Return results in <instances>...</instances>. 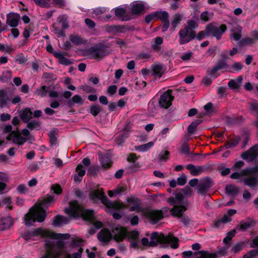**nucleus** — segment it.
<instances>
[{
	"instance_id": "60",
	"label": "nucleus",
	"mask_w": 258,
	"mask_h": 258,
	"mask_svg": "<svg viewBox=\"0 0 258 258\" xmlns=\"http://www.w3.org/2000/svg\"><path fill=\"white\" fill-rule=\"evenodd\" d=\"M50 191L56 195H59L62 193V189L59 184H55L51 186Z\"/></svg>"
},
{
	"instance_id": "52",
	"label": "nucleus",
	"mask_w": 258,
	"mask_h": 258,
	"mask_svg": "<svg viewBox=\"0 0 258 258\" xmlns=\"http://www.w3.org/2000/svg\"><path fill=\"white\" fill-rule=\"evenodd\" d=\"M97 238L100 241L103 242H108L110 240L107 233L103 230L98 233Z\"/></svg>"
},
{
	"instance_id": "30",
	"label": "nucleus",
	"mask_w": 258,
	"mask_h": 258,
	"mask_svg": "<svg viewBox=\"0 0 258 258\" xmlns=\"http://www.w3.org/2000/svg\"><path fill=\"white\" fill-rule=\"evenodd\" d=\"M165 241L171 244L172 248L176 249L179 246L178 239L172 234L169 233L165 237Z\"/></svg>"
},
{
	"instance_id": "12",
	"label": "nucleus",
	"mask_w": 258,
	"mask_h": 258,
	"mask_svg": "<svg viewBox=\"0 0 258 258\" xmlns=\"http://www.w3.org/2000/svg\"><path fill=\"white\" fill-rule=\"evenodd\" d=\"M44 232L45 230H43L42 228H37L31 231H25L21 233V237L26 241L29 240L33 237H36L39 235H41L42 237H45L44 236Z\"/></svg>"
},
{
	"instance_id": "27",
	"label": "nucleus",
	"mask_w": 258,
	"mask_h": 258,
	"mask_svg": "<svg viewBox=\"0 0 258 258\" xmlns=\"http://www.w3.org/2000/svg\"><path fill=\"white\" fill-rule=\"evenodd\" d=\"M194 256H197V258H218L217 253H211L204 250L195 252Z\"/></svg>"
},
{
	"instance_id": "62",
	"label": "nucleus",
	"mask_w": 258,
	"mask_h": 258,
	"mask_svg": "<svg viewBox=\"0 0 258 258\" xmlns=\"http://www.w3.org/2000/svg\"><path fill=\"white\" fill-rule=\"evenodd\" d=\"M76 171L77 172V174L81 177H83L86 173L85 170L83 169V165L81 164L77 165L76 168Z\"/></svg>"
},
{
	"instance_id": "33",
	"label": "nucleus",
	"mask_w": 258,
	"mask_h": 258,
	"mask_svg": "<svg viewBox=\"0 0 258 258\" xmlns=\"http://www.w3.org/2000/svg\"><path fill=\"white\" fill-rule=\"evenodd\" d=\"M243 183L245 185L249 186L251 188H253L257 183V179L254 176H249L244 178L243 179Z\"/></svg>"
},
{
	"instance_id": "54",
	"label": "nucleus",
	"mask_w": 258,
	"mask_h": 258,
	"mask_svg": "<svg viewBox=\"0 0 258 258\" xmlns=\"http://www.w3.org/2000/svg\"><path fill=\"white\" fill-rule=\"evenodd\" d=\"M107 31L108 32H123L124 30V27L123 26H115L112 25L110 26L107 27Z\"/></svg>"
},
{
	"instance_id": "15",
	"label": "nucleus",
	"mask_w": 258,
	"mask_h": 258,
	"mask_svg": "<svg viewBox=\"0 0 258 258\" xmlns=\"http://www.w3.org/2000/svg\"><path fill=\"white\" fill-rule=\"evenodd\" d=\"M115 16L122 21H128L131 19V15L125 8L118 7L114 9Z\"/></svg>"
},
{
	"instance_id": "9",
	"label": "nucleus",
	"mask_w": 258,
	"mask_h": 258,
	"mask_svg": "<svg viewBox=\"0 0 258 258\" xmlns=\"http://www.w3.org/2000/svg\"><path fill=\"white\" fill-rule=\"evenodd\" d=\"M258 156V144H255L241 154V158L248 162L255 160Z\"/></svg>"
},
{
	"instance_id": "21",
	"label": "nucleus",
	"mask_w": 258,
	"mask_h": 258,
	"mask_svg": "<svg viewBox=\"0 0 258 258\" xmlns=\"http://www.w3.org/2000/svg\"><path fill=\"white\" fill-rule=\"evenodd\" d=\"M20 16L16 13H10L7 16V23L12 27H16L20 21Z\"/></svg>"
},
{
	"instance_id": "36",
	"label": "nucleus",
	"mask_w": 258,
	"mask_h": 258,
	"mask_svg": "<svg viewBox=\"0 0 258 258\" xmlns=\"http://www.w3.org/2000/svg\"><path fill=\"white\" fill-rule=\"evenodd\" d=\"M27 127L30 131H32L34 129L37 131L40 130L41 122L39 120H32L27 122Z\"/></svg>"
},
{
	"instance_id": "59",
	"label": "nucleus",
	"mask_w": 258,
	"mask_h": 258,
	"mask_svg": "<svg viewBox=\"0 0 258 258\" xmlns=\"http://www.w3.org/2000/svg\"><path fill=\"white\" fill-rule=\"evenodd\" d=\"M128 220L132 226H136L139 224V218L137 215L131 214L128 216Z\"/></svg>"
},
{
	"instance_id": "56",
	"label": "nucleus",
	"mask_w": 258,
	"mask_h": 258,
	"mask_svg": "<svg viewBox=\"0 0 258 258\" xmlns=\"http://www.w3.org/2000/svg\"><path fill=\"white\" fill-rule=\"evenodd\" d=\"M27 58L25 56L23 53L18 54L15 59V61L19 64H24L27 61Z\"/></svg>"
},
{
	"instance_id": "1",
	"label": "nucleus",
	"mask_w": 258,
	"mask_h": 258,
	"mask_svg": "<svg viewBox=\"0 0 258 258\" xmlns=\"http://www.w3.org/2000/svg\"><path fill=\"white\" fill-rule=\"evenodd\" d=\"M44 236L58 240L56 242L57 248L54 247L53 242L47 241L44 244L45 253L40 258H60L61 250L65 246V243L61 240L68 239L70 237V234L56 233L50 230H45Z\"/></svg>"
},
{
	"instance_id": "37",
	"label": "nucleus",
	"mask_w": 258,
	"mask_h": 258,
	"mask_svg": "<svg viewBox=\"0 0 258 258\" xmlns=\"http://www.w3.org/2000/svg\"><path fill=\"white\" fill-rule=\"evenodd\" d=\"M155 19L160 20L162 22L169 20L168 13L166 11H156L154 13Z\"/></svg>"
},
{
	"instance_id": "26",
	"label": "nucleus",
	"mask_w": 258,
	"mask_h": 258,
	"mask_svg": "<svg viewBox=\"0 0 258 258\" xmlns=\"http://www.w3.org/2000/svg\"><path fill=\"white\" fill-rule=\"evenodd\" d=\"M131 12L134 15H138L142 13L145 9V6L141 2H135L131 5Z\"/></svg>"
},
{
	"instance_id": "5",
	"label": "nucleus",
	"mask_w": 258,
	"mask_h": 258,
	"mask_svg": "<svg viewBox=\"0 0 258 258\" xmlns=\"http://www.w3.org/2000/svg\"><path fill=\"white\" fill-rule=\"evenodd\" d=\"M102 204L106 207V212L108 213H111L113 211L120 212L121 210L127 208L121 202H113L109 200L107 197L103 198Z\"/></svg>"
},
{
	"instance_id": "20",
	"label": "nucleus",
	"mask_w": 258,
	"mask_h": 258,
	"mask_svg": "<svg viewBox=\"0 0 258 258\" xmlns=\"http://www.w3.org/2000/svg\"><path fill=\"white\" fill-rule=\"evenodd\" d=\"M187 210V208L183 205H180L178 206H175L170 209L171 215L177 218L182 217L184 212Z\"/></svg>"
},
{
	"instance_id": "58",
	"label": "nucleus",
	"mask_w": 258,
	"mask_h": 258,
	"mask_svg": "<svg viewBox=\"0 0 258 258\" xmlns=\"http://www.w3.org/2000/svg\"><path fill=\"white\" fill-rule=\"evenodd\" d=\"M258 255V249L251 250L243 255V258H253Z\"/></svg>"
},
{
	"instance_id": "8",
	"label": "nucleus",
	"mask_w": 258,
	"mask_h": 258,
	"mask_svg": "<svg viewBox=\"0 0 258 258\" xmlns=\"http://www.w3.org/2000/svg\"><path fill=\"white\" fill-rule=\"evenodd\" d=\"M160 211L159 210H148L145 212L144 215L151 224L155 225L163 219Z\"/></svg>"
},
{
	"instance_id": "35",
	"label": "nucleus",
	"mask_w": 258,
	"mask_h": 258,
	"mask_svg": "<svg viewBox=\"0 0 258 258\" xmlns=\"http://www.w3.org/2000/svg\"><path fill=\"white\" fill-rule=\"evenodd\" d=\"M242 176L255 175L258 173V166L255 165L252 167H247L241 171Z\"/></svg>"
},
{
	"instance_id": "28",
	"label": "nucleus",
	"mask_w": 258,
	"mask_h": 258,
	"mask_svg": "<svg viewBox=\"0 0 258 258\" xmlns=\"http://www.w3.org/2000/svg\"><path fill=\"white\" fill-rule=\"evenodd\" d=\"M10 100L11 98L7 92L4 89L0 90V108L6 106L8 102Z\"/></svg>"
},
{
	"instance_id": "48",
	"label": "nucleus",
	"mask_w": 258,
	"mask_h": 258,
	"mask_svg": "<svg viewBox=\"0 0 258 258\" xmlns=\"http://www.w3.org/2000/svg\"><path fill=\"white\" fill-rule=\"evenodd\" d=\"M225 120L227 123L229 124H235L240 123L241 121V118L235 116H226Z\"/></svg>"
},
{
	"instance_id": "43",
	"label": "nucleus",
	"mask_w": 258,
	"mask_h": 258,
	"mask_svg": "<svg viewBox=\"0 0 258 258\" xmlns=\"http://www.w3.org/2000/svg\"><path fill=\"white\" fill-rule=\"evenodd\" d=\"M50 90V87L47 86H42L40 88H38L35 90V94L40 96L41 97H44L47 95Z\"/></svg>"
},
{
	"instance_id": "22",
	"label": "nucleus",
	"mask_w": 258,
	"mask_h": 258,
	"mask_svg": "<svg viewBox=\"0 0 258 258\" xmlns=\"http://www.w3.org/2000/svg\"><path fill=\"white\" fill-rule=\"evenodd\" d=\"M70 218L64 217L60 215H57L53 218L52 224L55 227H60L62 224H69Z\"/></svg>"
},
{
	"instance_id": "7",
	"label": "nucleus",
	"mask_w": 258,
	"mask_h": 258,
	"mask_svg": "<svg viewBox=\"0 0 258 258\" xmlns=\"http://www.w3.org/2000/svg\"><path fill=\"white\" fill-rule=\"evenodd\" d=\"M10 139L13 140V143L19 146L23 145L27 141H34V135L30 134L28 137L25 138L21 136L19 131H14L9 136Z\"/></svg>"
},
{
	"instance_id": "51",
	"label": "nucleus",
	"mask_w": 258,
	"mask_h": 258,
	"mask_svg": "<svg viewBox=\"0 0 258 258\" xmlns=\"http://www.w3.org/2000/svg\"><path fill=\"white\" fill-rule=\"evenodd\" d=\"M152 75L160 78L162 76V67L161 65L157 64L152 67Z\"/></svg>"
},
{
	"instance_id": "19",
	"label": "nucleus",
	"mask_w": 258,
	"mask_h": 258,
	"mask_svg": "<svg viewBox=\"0 0 258 258\" xmlns=\"http://www.w3.org/2000/svg\"><path fill=\"white\" fill-rule=\"evenodd\" d=\"M33 112L31 108L26 107L19 112L20 118L24 123L28 122L32 118Z\"/></svg>"
},
{
	"instance_id": "40",
	"label": "nucleus",
	"mask_w": 258,
	"mask_h": 258,
	"mask_svg": "<svg viewBox=\"0 0 258 258\" xmlns=\"http://www.w3.org/2000/svg\"><path fill=\"white\" fill-rule=\"evenodd\" d=\"M153 146L154 143L150 142L146 144L135 146V149L139 152H145L149 150Z\"/></svg>"
},
{
	"instance_id": "55",
	"label": "nucleus",
	"mask_w": 258,
	"mask_h": 258,
	"mask_svg": "<svg viewBox=\"0 0 258 258\" xmlns=\"http://www.w3.org/2000/svg\"><path fill=\"white\" fill-rule=\"evenodd\" d=\"M84 240L81 238H74L73 239L70 245L72 247L77 248L83 245Z\"/></svg>"
},
{
	"instance_id": "14",
	"label": "nucleus",
	"mask_w": 258,
	"mask_h": 258,
	"mask_svg": "<svg viewBox=\"0 0 258 258\" xmlns=\"http://www.w3.org/2000/svg\"><path fill=\"white\" fill-rule=\"evenodd\" d=\"M256 221L250 218H247L245 220H241L239 224L237 225L235 228L238 231L245 232L248 229L254 227Z\"/></svg>"
},
{
	"instance_id": "3",
	"label": "nucleus",
	"mask_w": 258,
	"mask_h": 258,
	"mask_svg": "<svg viewBox=\"0 0 258 258\" xmlns=\"http://www.w3.org/2000/svg\"><path fill=\"white\" fill-rule=\"evenodd\" d=\"M46 217V214L44 210L40 212H38L35 208H32L30 209L29 213L25 216V224L27 227H30L35 222H42Z\"/></svg>"
},
{
	"instance_id": "11",
	"label": "nucleus",
	"mask_w": 258,
	"mask_h": 258,
	"mask_svg": "<svg viewBox=\"0 0 258 258\" xmlns=\"http://www.w3.org/2000/svg\"><path fill=\"white\" fill-rule=\"evenodd\" d=\"M127 230L124 227L118 226L112 230L113 239L117 242L122 241L126 236Z\"/></svg>"
},
{
	"instance_id": "4",
	"label": "nucleus",
	"mask_w": 258,
	"mask_h": 258,
	"mask_svg": "<svg viewBox=\"0 0 258 258\" xmlns=\"http://www.w3.org/2000/svg\"><path fill=\"white\" fill-rule=\"evenodd\" d=\"M108 46L100 43L96 46H92L86 50L87 54L92 55L95 59L102 58L105 56L107 52Z\"/></svg>"
},
{
	"instance_id": "16",
	"label": "nucleus",
	"mask_w": 258,
	"mask_h": 258,
	"mask_svg": "<svg viewBox=\"0 0 258 258\" xmlns=\"http://www.w3.org/2000/svg\"><path fill=\"white\" fill-rule=\"evenodd\" d=\"M229 68V66L227 64L226 61H224L219 59L212 68L209 73V75L211 76H214L218 71L222 70H227Z\"/></svg>"
},
{
	"instance_id": "34",
	"label": "nucleus",
	"mask_w": 258,
	"mask_h": 258,
	"mask_svg": "<svg viewBox=\"0 0 258 258\" xmlns=\"http://www.w3.org/2000/svg\"><path fill=\"white\" fill-rule=\"evenodd\" d=\"M163 42L162 38L157 37L154 39V43L152 44L151 48L155 52H159L161 50V45Z\"/></svg>"
},
{
	"instance_id": "18",
	"label": "nucleus",
	"mask_w": 258,
	"mask_h": 258,
	"mask_svg": "<svg viewBox=\"0 0 258 258\" xmlns=\"http://www.w3.org/2000/svg\"><path fill=\"white\" fill-rule=\"evenodd\" d=\"M106 197L102 189H98L95 190H91L89 192V198L94 202H96L98 200H100L102 203L103 202V198Z\"/></svg>"
},
{
	"instance_id": "6",
	"label": "nucleus",
	"mask_w": 258,
	"mask_h": 258,
	"mask_svg": "<svg viewBox=\"0 0 258 258\" xmlns=\"http://www.w3.org/2000/svg\"><path fill=\"white\" fill-rule=\"evenodd\" d=\"M174 97L172 95V90H167L164 92L160 96L159 99V105L160 107L164 109L169 108L171 105Z\"/></svg>"
},
{
	"instance_id": "32",
	"label": "nucleus",
	"mask_w": 258,
	"mask_h": 258,
	"mask_svg": "<svg viewBox=\"0 0 258 258\" xmlns=\"http://www.w3.org/2000/svg\"><path fill=\"white\" fill-rule=\"evenodd\" d=\"M58 133V129L56 128H52L50 132L48 134V136L50 139L49 143L51 146L56 145L57 142V138L56 136Z\"/></svg>"
},
{
	"instance_id": "25",
	"label": "nucleus",
	"mask_w": 258,
	"mask_h": 258,
	"mask_svg": "<svg viewBox=\"0 0 258 258\" xmlns=\"http://www.w3.org/2000/svg\"><path fill=\"white\" fill-rule=\"evenodd\" d=\"M99 160L102 168L104 169H107L112 165V161L110 157L106 155H101L99 157Z\"/></svg>"
},
{
	"instance_id": "17",
	"label": "nucleus",
	"mask_w": 258,
	"mask_h": 258,
	"mask_svg": "<svg viewBox=\"0 0 258 258\" xmlns=\"http://www.w3.org/2000/svg\"><path fill=\"white\" fill-rule=\"evenodd\" d=\"M227 29L225 24L219 26L216 23H211L207 25L206 32H224Z\"/></svg>"
},
{
	"instance_id": "24",
	"label": "nucleus",
	"mask_w": 258,
	"mask_h": 258,
	"mask_svg": "<svg viewBox=\"0 0 258 258\" xmlns=\"http://www.w3.org/2000/svg\"><path fill=\"white\" fill-rule=\"evenodd\" d=\"M13 225V222L10 216L3 217L0 219V231L9 229Z\"/></svg>"
},
{
	"instance_id": "45",
	"label": "nucleus",
	"mask_w": 258,
	"mask_h": 258,
	"mask_svg": "<svg viewBox=\"0 0 258 258\" xmlns=\"http://www.w3.org/2000/svg\"><path fill=\"white\" fill-rule=\"evenodd\" d=\"M181 15L177 13L175 14L171 21V29L174 31L181 20Z\"/></svg>"
},
{
	"instance_id": "41",
	"label": "nucleus",
	"mask_w": 258,
	"mask_h": 258,
	"mask_svg": "<svg viewBox=\"0 0 258 258\" xmlns=\"http://www.w3.org/2000/svg\"><path fill=\"white\" fill-rule=\"evenodd\" d=\"M226 192L232 196H236L239 192V188L233 184H228L225 187Z\"/></svg>"
},
{
	"instance_id": "23",
	"label": "nucleus",
	"mask_w": 258,
	"mask_h": 258,
	"mask_svg": "<svg viewBox=\"0 0 258 258\" xmlns=\"http://www.w3.org/2000/svg\"><path fill=\"white\" fill-rule=\"evenodd\" d=\"M258 40V33H254L253 37H246L239 41V45L243 47L246 45H252Z\"/></svg>"
},
{
	"instance_id": "44",
	"label": "nucleus",
	"mask_w": 258,
	"mask_h": 258,
	"mask_svg": "<svg viewBox=\"0 0 258 258\" xmlns=\"http://www.w3.org/2000/svg\"><path fill=\"white\" fill-rule=\"evenodd\" d=\"M70 41L75 45H79L85 44L86 41L78 35H71L70 36Z\"/></svg>"
},
{
	"instance_id": "13",
	"label": "nucleus",
	"mask_w": 258,
	"mask_h": 258,
	"mask_svg": "<svg viewBox=\"0 0 258 258\" xmlns=\"http://www.w3.org/2000/svg\"><path fill=\"white\" fill-rule=\"evenodd\" d=\"M185 168L188 170L190 174L194 176H198L202 173L205 172L209 168L208 165L196 166L192 164H188L186 165Z\"/></svg>"
},
{
	"instance_id": "57",
	"label": "nucleus",
	"mask_w": 258,
	"mask_h": 258,
	"mask_svg": "<svg viewBox=\"0 0 258 258\" xmlns=\"http://www.w3.org/2000/svg\"><path fill=\"white\" fill-rule=\"evenodd\" d=\"M232 71H229L230 73H234L235 72H238L240 71L243 68V65L239 62H234L231 66Z\"/></svg>"
},
{
	"instance_id": "38",
	"label": "nucleus",
	"mask_w": 258,
	"mask_h": 258,
	"mask_svg": "<svg viewBox=\"0 0 258 258\" xmlns=\"http://www.w3.org/2000/svg\"><path fill=\"white\" fill-rule=\"evenodd\" d=\"M151 240L149 241V246L151 247H155L157 245L158 243H160V240L159 234L157 232H154L151 234Z\"/></svg>"
},
{
	"instance_id": "39",
	"label": "nucleus",
	"mask_w": 258,
	"mask_h": 258,
	"mask_svg": "<svg viewBox=\"0 0 258 258\" xmlns=\"http://www.w3.org/2000/svg\"><path fill=\"white\" fill-rule=\"evenodd\" d=\"M202 121L203 120L201 119H198L193 121L187 127L188 133L190 135L194 134L197 126L200 125Z\"/></svg>"
},
{
	"instance_id": "53",
	"label": "nucleus",
	"mask_w": 258,
	"mask_h": 258,
	"mask_svg": "<svg viewBox=\"0 0 258 258\" xmlns=\"http://www.w3.org/2000/svg\"><path fill=\"white\" fill-rule=\"evenodd\" d=\"M198 27L197 23L193 20L187 22V25L185 28V32H194V30Z\"/></svg>"
},
{
	"instance_id": "50",
	"label": "nucleus",
	"mask_w": 258,
	"mask_h": 258,
	"mask_svg": "<svg viewBox=\"0 0 258 258\" xmlns=\"http://www.w3.org/2000/svg\"><path fill=\"white\" fill-rule=\"evenodd\" d=\"M246 246L244 241H240L235 244L231 248V251L234 253H237L242 250Z\"/></svg>"
},
{
	"instance_id": "42",
	"label": "nucleus",
	"mask_w": 258,
	"mask_h": 258,
	"mask_svg": "<svg viewBox=\"0 0 258 258\" xmlns=\"http://www.w3.org/2000/svg\"><path fill=\"white\" fill-rule=\"evenodd\" d=\"M236 233V229H233L228 231L227 233V236L223 239V243L226 245H228V246H230L231 245L230 241L232 240Z\"/></svg>"
},
{
	"instance_id": "63",
	"label": "nucleus",
	"mask_w": 258,
	"mask_h": 258,
	"mask_svg": "<svg viewBox=\"0 0 258 258\" xmlns=\"http://www.w3.org/2000/svg\"><path fill=\"white\" fill-rule=\"evenodd\" d=\"M81 89L87 93H94L96 91L95 88L88 85L81 86Z\"/></svg>"
},
{
	"instance_id": "2",
	"label": "nucleus",
	"mask_w": 258,
	"mask_h": 258,
	"mask_svg": "<svg viewBox=\"0 0 258 258\" xmlns=\"http://www.w3.org/2000/svg\"><path fill=\"white\" fill-rule=\"evenodd\" d=\"M69 208H65L64 212L70 218L78 219L82 218L85 221L91 222L94 218L95 212L92 209H85L77 200L69 203Z\"/></svg>"
},
{
	"instance_id": "31",
	"label": "nucleus",
	"mask_w": 258,
	"mask_h": 258,
	"mask_svg": "<svg viewBox=\"0 0 258 258\" xmlns=\"http://www.w3.org/2000/svg\"><path fill=\"white\" fill-rule=\"evenodd\" d=\"M54 56L58 59L59 63L69 66L73 63V62L69 59L64 57V54L61 52H55L54 53Z\"/></svg>"
},
{
	"instance_id": "29",
	"label": "nucleus",
	"mask_w": 258,
	"mask_h": 258,
	"mask_svg": "<svg viewBox=\"0 0 258 258\" xmlns=\"http://www.w3.org/2000/svg\"><path fill=\"white\" fill-rule=\"evenodd\" d=\"M179 35V43L183 44L189 42L196 37V33H178Z\"/></svg>"
},
{
	"instance_id": "10",
	"label": "nucleus",
	"mask_w": 258,
	"mask_h": 258,
	"mask_svg": "<svg viewBox=\"0 0 258 258\" xmlns=\"http://www.w3.org/2000/svg\"><path fill=\"white\" fill-rule=\"evenodd\" d=\"M214 185L213 181L209 177H206L201 180V183L197 187V193L205 196L210 188Z\"/></svg>"
},
{
	"instance_id": "47",
	"label": "nucleus",
	"mask_w": 258,
	"mask_h": 258,
	"mask_svg": "<svg viewBox=\"0 0 258 258\" xmlns=\"http://www.w3.org/2000/svg\"><path fill=\"white\" fill-rule=\"evenodd\" d=\"M128 137V133L127 132H124L117 136L115 140L118 145H121L125 142L126 139Z\"/></svg>"
},
{
	"instance_id": "61",
	"label": "nucleus",
	"mask_w": 258,
	"mask_h": 258,
	"mask_svg": "<svg viewBox=\"0 0 258 258\" xmlns=\"http://www.w3.org/2000/svg\"><path fill=\"white\" fill-rule=\"evenodd\" d=\"M35 4L43 8H49L50 7V4L48 2V1H50V0H34Z\"/></svg>"
},
{
	"instance_id": "64",
	"label": "nucleus",
	"mask_w": 258,
	"mask_h": 258,
	"mask_svg": "<svg viewBox=\"0 0 258 258\" xmlns=\"http://www.w3.org/2000/svg\"><path fill=\"white\" fill-rule=\"evenodd\" d=\"M74 194L77 198L81 199L82 200H84L86 198L85 193L79 188H76L74 190Z\"/></svg>"
},
{
	"instance_id": "46",
	"label": "nucleus",
	"mask_w": 258,
	"mask_h": 258,
	"mask_svg": "<svg viewBox=\"0 0 258 258\" xmlns=\"http://www.w3.org/2000/svg\"><path fill=\"white\" fill-rule=\"evenodd\" d=\"M56 25L60 26L62 29L67 28L69 26L67 17L65 16H60L58 18V22ZM55 24L53 25L54 27Z\"/></svg>"
},
{
	"instance_id": "49",
	"label": "nucleus",
	"mask_w": 258,
	"mask_h": 258,
	"mask_svg": "<svg viewBox=\"0 0 258 258\" xmlns=\"http://www.w3.org/2000/svg\"><path fill=\"white\" fill-rule=\"evenodd\" d=\"M102 107L99 105L93 104L90 106V113L94 117L97 116L102 111Z\"/></svg>"
}]
</instances>
